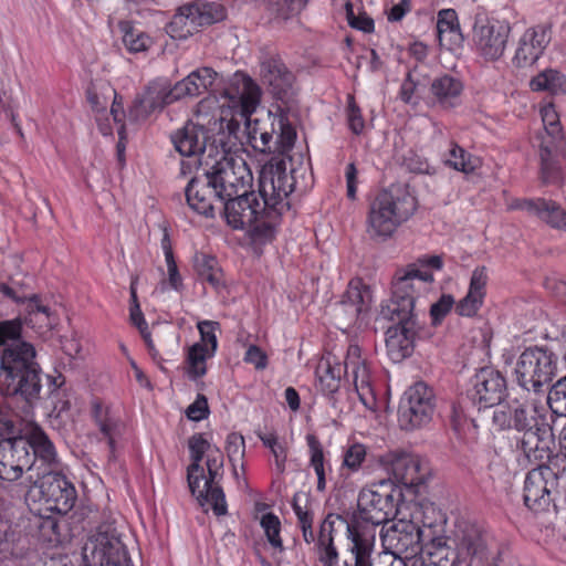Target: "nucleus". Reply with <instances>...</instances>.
<instances>
[{
    "instance_id": "32",
    "label": "nucleus",
    "mask_w": 566,
    "mask_h": 566,
    "mask_svg": "<svg viewBox=\"0 0 566 566\" xmlns=\"http://www.w3.org/2000/svg\"><path fill=\"white\" fill-rule=\"evenodd\" d=\"M20 432L30 443V450L33 451L34 460H32V463H38L41 471H55L57 469L56 452L43 430L33 421H27Z\"/></svg>"
},
{
    "instance_id": "6",
    "label": "nucleus",
    "mask_w": 566,
    "mask_h": 566,
    "mask_svg": "<svg viewBox=\"0 0 566 566\" xmlns=\"http://www.w3.org/2000/svg\"><path fill=\"white\" fill-rule=\"evenodd\" d=\"M333 522L328 518L323 526L319 541V566H377L376 532L359 521L347 524L346 547L343 559L336 545H333ZM387 566H408V559L391 556Z\"/></svg>"
},
{
    "instance_id": "28",
    "label": "nucleus",
    "mask_w": 566,
    "mask_h": 566,
    "mask_svg": "<svg viewBox=\"0 0 566 566\" xmlns=\"http://www.w3.org/2000/svg\"><path fill=\"white\" fill-rule=\"evenodd\" d=\"M292 507L294 511V514L297 520V526L302 532L303 539L306 544H313L314 553L317 559V563L319 564V541L323 532V526L329 518L333 525V545H335V537L337 535V525L342 524H348L339 514L335 513H328L325 518L319 524V530L317 535L314 533L313 530V522H314V513L312 509L306 504L302 506L297 501H294L292 503Z\"/></svg>"
},
{
    "instance_id": "64",
    "label": "nucleus",
    "mask_w": 566,
    "mask_h": 566,
    "mask_svg": "<svg viewBox=\"0 0 566 566\" xmlns=\"http://www.w3.org/2000/svg\"><path fill=\"white\" fill-rule=\"evenodd\" d=\"M243 360L253 365L258 370L265 369L269 363L266 353L258 345H250L248 347Z\"/></svg>"
},
{
    "instance_id": "56",
    "label": "nucleus",
    "mask_w": 566,
    "mask_h": 566,
    "mask_svg": "<svg viewBox=\"0 0 566 566\" xmlns=\"http://www.w3.org/2000/svg\"><path fill=\"white\" fill-rule=\"evenodd\" d=\"M226 452L230 463L233 467V472L237 475V464L242 461L245 454V442L242 434L231 432L227 437Z\"/></svg>"
},
{
    "instance_id": "14",
    "label": "nucleus",
    "mask_w": 566,
    "mask_h": 566,
    "mask_svg": "<svg viewBox=\"0 0 566 566\" xmlns=\"http://www.w3.org/2000/svg\"><path fill=\"white\" fill-rule=\"evenodd\" d=\"M546 417L548 412L545 407L537 406L527 398H510L494 409L492 421L499 430L521 432L538 424L543 426Z\"/></svg>"
},
{
    "instance_id": "22",
    "label": "nucleus",
    "mask_w": 566,
    "mask_h": 566,
    "mask_svg": "<svg viewBox=\"0 0 566 566\" xmlns=\"http://www.w3.org/2000/svg\"><path fill=\"white\" fill-rule=\"evenodd\" d=\"M506 389V379L499 370L493 367H483L471 378L468 397L479 409L497 407Z\"/></svg>"
},
{
    "instance_id": "31",
    "label": "nucleus",
    "mask_w": 566,
    "mask_h": 566,
    "mask_svg": "<svg viewBox=\"0 0 566 566\" xmlns=\"http://www.w3.org/2000/svg\"><path fill=\"white\" fill-rule=\"evenodd\" d=\"M488 282L486 266H476L471 273L467 294L455 303L454 312L457 315L469 318L478 315L486 297Z\"/></svg>"
},
{
    "instance_id": "30",
    "label": "nucleus",
    "mask_w": 566,
    "mask_h": 566,
    "mask_svg": "<svg viewBox=\"0 0 566 566\" xmlns=\"http://www.w3.org/2000/svg\"><path fill=\"white\" fill-rule=\"evenodd\" d=\"M509 210H524L559 230H566V210L556 201L545 198H516L507 203Z\"/></svg>"
},
{
    "instance_id": "27",
    "label": "nucleus",
    "mask_w": 566,
    "mask_h": 566,
    "mask_svg": "<svg viewBox=\"0 0 566 566\" xmlns=\"http://www.w3.org/2000/svg\"><path fill=\"white\" fill-rule=\"evenodd\" d=\"M522 432V438L516 441L517 452L524 455L528 462H542L549 458V439L553 436V429L548 422V417L544 419L543 426L538 424Z\"/></svg>"
},
{
    "instance_id": "60",
    "label": "nucleus",
    "mask_w": 566,
    "mask_h": 566,
    "mask_svg": "<svg viewBox=\"0 0 566 566\" xmlns=\"http://www.w3.org/2000/svg\"><path fill=\"white\" fill-rule=\"evenodd\" d=\"M348 128L355 135H360L365 128V120L360 107L356 104L355 97L348 95L346 109Z\"/></svg>"
},
{
    "instance_id": "29",
    "label": "nucleus",
    "mask_w": 566,
    "mask_h": 566,
    "mask_svg": "<svg viewBox=\"0 0 566 566\" xmlns=\"http://www.w3.org/2000/svg\"><path fill=\"white\" fill-rule=\"evenodd\" d=\"M388 471L396 481L407 488H418L426 483L429 468L413 454H391Z\"/></svg>"
},
{
    "instance_id": "18",
    "label": "nucleus",
    "mask_w": 566,
    "mask_h": 566,
    "mask_svg": "<svg viewBox=\"0 0 566 566\" xmlns=\"http://www.w3.org/2000/svg\"><path fill=\"white\" fill-rule=\"evenodd\" d=\"M447 547L453 553L448 554L452 566H459L468 559H483L488 551L486 533L478 523L460 521L455 525L453 538L447 542Z\"/></svg>"
},
{
    "instance_id": "24",
    "label": "nucleus",
    "mask_w": 566,
    "mask_h": 566,
    "mask_svg": "<svg viewBox=\"0 0 566 566\" xmlns=\"http://www.w3.org/2000/svg\"><path fill=\"white\" fill-rule=\"evenodd\" d=\"M551 40V25L541 23L527 28L517 41L512 63L516 67L532 66L544 54Z\"/></svg>"
},
{
    "instance_id": "17",
    "label": "nucleus",
    "mask_w": 566,
    "mask_h": 566,
    "mask_svg": "<svg viewBox=\"0 0 566 566\" xmlns=\"http://www.w3.org/2000/svg\"><path fill=\"white\" fill-rule=\"evenodd\" d=\"M405 512L421 532L426 549L450 551L447 547L450 538L444 535L447 518L441 510L432 503L410 502L406 503Z\"/></svg>"
},
{
    "instance_id": "53",
    "label": "nucleus",
    "mask_w": 566,
    "mask_h": 566,
    "mask_svg": "<svg viewBox=\"0 0 566 566\" xmlns=\"http://www.w3.org/2000/svg\"><path fill=\"white\" fill-rule=\"evenodd\" d=\"M275 120L280 133L274 142L273 151L286 153L291 150L295 144L296 130L287 118L283 116H279Z\"/></svg>"
},
{
    "instance_id": "2",
    "label": "nucleus",
    "mask_w": 566,
    "mask_h": 566,
    "mask_svg": "<svg viewBox=\"0 0 566 566\" xmlns=\"http://www.w3.org/2000/svg\"><path fill=\"white\" fill-rule=\"evenodd\" d=\"M21 333L19 318L0 322V346H4L0 354V394L29 401L41 390L40 367L34 346L20 340Z\"/></svg>"
},
{
    "instance_id": "12",
    "label": "nucleus",
    "mask_w": 566,
    "mask_h": 566,
    "mask_svg": "<svg viewBox=\"0 0 566 566\" xmlns=\"http://www.w3.org/2000/svg\"><path fill=\"white\" fill-rule=\"evenodd\" d=\"M219 202L251 189L253 175L241 156L224 154L207 171Z\"/></svg>"
},
{
    "instance_id": "50",
    "label": "nucleus",
    "mask_w": 566,
    "mask_h": 566,
    "mask_svg": "<svg viewBox=\"0 0 566 566\" xmlns=\"http://www.w3.org/2000/svg\"><path fill=\"white\" fill-rule=\"evenodd\" d=\"M161 249L164 251V254H165V259H166V263H167V268H168V280H161L158 284V286L156 287V292H160V293H165L166 291L170 290V289H176L177 287V264H176V261H175V255H174V250H172V244H171V240L169 238V234L167 233V231L165 230L164 231V237L161 239Z\"/></svg>"
},
{
    "instance_id": "47",
    "label": "nucleus",
    "mask_w": 566,
    "mask_h": 566,
    "mask_svg": "<svg viewBox=\"0 0 566 566\" xmlns=\"http://www.w3.org/2000/svg\"><path fill=\"white\" fill-rule=\"evenodd\" d=\"M175 87L167 80L159 78L151 82L146 91L144 92L147 97V102L150 103L149 107H155L161 111L166 105L175 102L176 96L174 95Z\"/></svg>"
},
{
    "instance_id": "55",
    "label": "nucleus",
    "mask_w": 566,
    "mask_h": 566,
    "mask_svg": "<svg viewBox=\"0 0 566 566\" xmlns=\"http://www.w3.org/2000/svg\"><path fill=\"white\" fill-rule=\"evenodd\" d=\"M547 405L553 413L566 416V376L549 389Z\"/></svg>"
},
{
    "instance_id": "8",
    "label": "nucleus",
    "mask_w": 566,
    "mask_h": 566,
    "mask_svg": "<svg viewBox=\"0 0 566 566\" xmlns=\"http://www.w3.org/2000/svg\"><path fill=\"white\" fill-rule=\"evenodd\" d=\"M418 208L417 198L406 187L391 186L377 193L369 206L368 232L388 239L407 222Z\"/></svg>"
},
{
    "instance_id": "37",
    "label": "nucleus",
    "mask_w": 566,
    "mask_h": 566,
    "mask_svg": "<svg viewBox=\"0 0 566 566\" xmlns=\"http://www.w3.org/2000/svg\"><path fill=\"white\" fill-rule=\"evenodd\" d=\"M95 423L107 441L111 454H114L117 441L125 431V424L119 416L109 407L95 402L93 408Z\"/></svg>"
},
{
    "instance_id": "36",
    "label": "nucleus",
    "mask_w": 566,
    "mask_h": 566,
    "mask_svg": "<svg viewBox=\"0 0 566 566\" xmlns=\"http://www.w3.org/2000/svg\"><path fill=\"white\" fill-rule=\"evenodd\" d=\"M224 17V7L216 2H193L179 7V22L185 25L189 22L195 30L219 22Z\"/></svg>"
},
{
    "instance_id": "39",
    "label": "nucleus",
    "mask_w": 566,
    "mask_h": 566,
    "mask_svg": "<svg viewBox=\"0 0 566 566\" xmlns=\"http://www.w3.org/2000/svg\"><path fill=\"white\" fill-rule=\"evenodd\" d=\"M214 356L216 354H210L199 345H191L186 350L184 373L199 389H203L205 386L203 378L208 373V360Z\"/></svg>"
},
{
    "instance_id": "15",
    "label": "nucleus",
    "mask_w": 566,
    "mask_h": 566,
    "mask_svg": "<svg viewBox=\"0 0 566 566\" xmlns=\"http://www.w3.org/2000/svg\"><path fill=\"white\" fill-rule=\"evenodd\" d=\"M380 541L385 553L395 557L409 559L426 551L421 532L412 524V520H409L405 511L396 516L389 526L382 525Z\"/></svg>"
},
{
    "instance_id": "26",
    "label": "nucleus",
    "mask_w": 566,
    "mask_h": 566,
    "mask_svg": "<svg viewBox=\"0 0 566 566\" xmlns=\"http://www.w3.org/2000/svg\"><path fill=\"white\" fill-rule=\"evenodd\" d=\"M566 160L565 142H539V179L544 185H562Z\"/></svg>"
},
{
    "instance_id": "10",
    "label": "nucleus",
    "mask_w": 566,
    "mask_h": 566,
    "mask_svg": "<svg viewBox=\"0 0 566 566\" xmlns=\"http://www.w3.org/2000/svg\"><path fill=\"white\" fill-rule=\"evenodd\" d=\"M512 28L509 21L478 13L471 30V48L484 62H496L504 56Z\"/></svg>"
},
{
    "instance_id": "49",
    "label": "nucleus",
    "mask_w": 566,
    "mask_h": 566,
    "mask_svg": "<svg viewBox=\"0 0 566 566\" xmlns=\"http://www.w3.org/2000/svg\"><path fill=\"white\" fill-rule=\"evenodd\" d=\"M260 526L272 549L280 553L284 552L283 539L281 536L282 524L277 515L272 512L265 513L260 518Z\"/></svg>"
},
{
    "instance_id": "52",
    "label": "nucleus",
    "mask_w": 566,
    "mask_h": 566,
    "mask_svg": "<svg viewBox=\"0 0 566 566\" xmlns=\"http://www.w3.org/2000/svg\"><path fill=\"white\" fill-rule=\"evenodd\" d=\"M197 328L200 339L193 345H199L210 354H216L218 350L217 332L220 329V324L214 321H200L197 323Z\"/></svg>"
},
{
    "instance_id": "61",
    "label": "nucleus",
    "mask_w": 566,
    "mask_h": 566,
    "mask_svg": "<svg viewBox=\"0 0 566 566\" xmlns=\"http://www.w3.org/2000/svg\"><path fill=\"white\" fill-rule=\"evenodd\" d=\"M455 306V302L452 295L442 294L440 298L433 303L430 307V316L433 325H439Z\"/></svg>"
},
{
    "instance_id": "51",
    "label": "nucleus",
    "mask_w": 566,
    "mask_h": 566,
    "mask_svg": "<svg viewBox=\"0 0 566 566\" xmlns=\"http://www.w3.org/2000/svg\"><path fill=\"white\" fill-rule=\"evenodd\" d=\"M275 123H272V132H268L259 127L256 120L254 125L247 123L248 127V142L251 147L260 153H272L274 147L273 132Z\"/></svg>"
},
{
    "instance_id": "1",
    "label": "nucleus",
    "mask_w": 566,
    "mask_h": 566,
    "mask_svg": "<svg viewBox=\"0 0 566 566\" xmlns=\"http://www.w3.org/2000/svg\"><path fill=\"white\" fill-rule=\"evenodd\" d=\"M293 190V177L284 161L264 166L259 195L249 189L221 201L227 223L234 230L247 229L255 241H270L279 218L290 208L287 197Z\"/></svg>"
},
{
    "instance_id": "43",
    "label": "nucleus",
    "mask_w": 566,
    "mask_h": 566,
    "mask_svg": "<svg viewBox=\"0 0 566 566\" xmlns=\"http://www.w3.org/2000/svg\"><path fill=\"white\" fill-rule=\"evenodd\" d=\"M444 164L455 171L471 176L482 168L483 160L481 157L465 150L458 143L451 142Z\"/></svg>"
},
{
    "instance_id": "21",
    "label": "nucleus",
    "mask_w": 566,
    "mask_h": 566,
    "mask_svg": "<svg viewBox=\"0 0 566 566\" xmlns=\"http://www.w3.org/2000/svg\"><path fill=\"white\" fill-rule=\"evenodd\" d=\"M39 469L38 463H32L30 443L22 434L0 441V479L13 482L22 476L24 470L35 474Z\"/></svg>"
},
{
    "instance_id": "62",
    "label": "nucleus",
    "mask_w": 566,
    "mask_h": 566,
    "mask_svg": "<svg viewBox=\"0 0 566 566\" xmlns=\"http://www.w3.org/2000/svg\"><path fill=\"white\" fill-rule=\"evenodd\" d=\"M185 415L187 419L191 421L198 422L203 419H207L210 415V408L207 397L203 394L199 392L195 401L186 408Z\"/></svg>"
},
{
    "instance_id": "63",
    "label": "nucleus",
    "mask_w": 566,
    "mask_h": 566,
    "mask_svg": "<svg viewBox=\"0 0 566 566\" xmlns=\"http://www.w3.org/2000/svg\"><path fill=\"white\" fill-rule=\"evenodd\" d=\"M346 17L348 24L356 30L370 33L375 29L374 20L365 12L356 15L350 2L346 3Z\"/></svg>"
},
{
    "instance_id": "44",
    "label": "nucleus",
    "mask_w": 566,
    "mask_h": 566,
    "mask_svg": "<svg viewBox=\"0 0 566 566\" xmlns=\"http://www.w3.org/2000/svg\"><path fill=\"white\" fill-rule=\"evenodd\" d=\"M530 87L533 92L566 94V75L560 71L546 69L531 80Z\"/></svg>"
},
{
    "instance_id": "19",
    "label": "nucleus",
    "mask_w": 566,
    "mask_h": 566,
    "mask_svg": "<svg viewBox=\"0 0 566 566\" xmlns=\"http://www.w3.org/2000/svg\"><path fill=\"white\" fill-rule=\"evenodd\" d=\"M28 480L33 484L31 489H39L41 499L50 511L65 514L73 507L76 499L75 489L56 470L39 469L35 474H29Z\"/></svg>"
},
{
    "instance_id": "48",
    "label": "nucleus",
    "mask_w": 566,
    "mask_h": 566,
    "mask_svg": "<svg viewBox=\"0 0 566 566\" xmlns=\"http://www.w3.org/2000/svg\"><path fill=\"white\" fill-rule=\"evenodd\" d=\"M367 458V447L360 442L349 443L343 453L340 464L342 474L349 476L357 473Z\"/></svg>"
},
{
    "instance_id": "9",
    "label": "nucleus",
    "mask_w": 566,
    "mask_h": 566,
    "mask_svg": "<svg viewBox=\"0 0 566 566\" xmlns=\"http://www.w3.org/2000/svg\"><path fill=\"white\" fill-rule=\"evenodd\" d=\"M405 506L402 490L391 480L363 488L358 494V516L373 525L387 524L391 517L403 512Z\"/></svg>"
},
{
    "instance_id": "54",
    "label": "nucleus",
    "mask_w": 566,
    "mask_h": 566,
    "mask_svg": "<svg viewBox=\"0 0 566 566\" xmlns=\"http://www.w3.org/2000/svg\"><path fill=\"white\" fill-rule=\"evenodd\" d=\"M123 42L128 51L138 53L148 50L151 44L150 38L143 31L125 24L123 27Z\"/></svg>"
},
{
    "instance_id": "33",
    "label": "nucleus",
    "mask_w": 566,
    "mask_h": 566,
    "mask_svg": "<svg viewBox=\"0 0 566 566\" xmlns=\"http://www.w3.org/2000/svg\"><path fill=\"white\" fill-rule=\"evenodd\" d=\"M260 73L264 84H266L273 95L279 98H285L292 90L294 74L286 67L281 57L268 56L260 65Z\"/></svg>"
},
{
    "instance_id": "4",
    "label": "nucleus",
    "mask_w": 566,
    "mask_h": 566,
    "mask_svg": "<svg viewBox=\"0 0 566 566\" xmlns=\"http://www.w3.org/2000/svg\"><path fill=\"white\" fill-rule=\"evenodd\" d=\"M191 463L187 470L188 488L200 506H210L213 514L228 513L226 495L220 481L223 478V453L212 448L203 433H195L188 440Z\"/></svg>"
},
{
    "instance_id": "34",
    "label": "nucleus",
    "mask_w": 566,
    "mask_h": 566,
    "mask_svg": "<svg viewBox=\"0 0 566 566\" xmlns=\"http://www.w3.org/2000/svg\"><path fill=\"white\" fill-rule=\"evenodd\" d=\"M188 206L199 214L213 216V203L219 201L217 189L212 188L207 171L202 176H195L185 189Z\"/></svg>"
},
{
    "instance_id": "42",
    "label": "nucleus",
    "mask_w": 566,
    "mask_h": 566,
    "mask_svg": "<svg viewBox=\"0 0 566 566\" xmlns=\"http://www.w3.org/2000/svg\"><path fill=\"white\" fill-rule=\"evenodd\" d=\"M217 72L208 66L199 67L179 81V98L196 97L206 93L213 84Z\"/></svg>"
},
{
    "instance_id": "5",
    "label": "nucleus",
    "mask_w": 566,
    "mask_h": 566,
    "mask_svg": "<svg viewBox=\"0 0 566 566\" xmlns=\"http://www.w3.org/2000/svg\"><path fill=\"white\" fill-rule=\"evenodd\" d=\"M441 255L423 254L396 270L391 282V297L382 305L391 313L419 316L418 305L433 290L434 273L443 269Z\"/></svg>"
},
{
    "instance_id": "57",
    "label": "nucleus",
    "mask_w": 566,
    "mask_h": 566,
    "mask_svg": "<svg viewBox=\"0 0 566 566\" xmlns=\"http://www.w3.org/2000/svg\"><path fill=\"white\" fill-rule=\"evenodd\" d=\"M25 297V302L28 301V312L30 316V322H39L44 325L48 329L53 327V321L51 318L50 308L41 305L39 303V298L36 295H32L30 297Z\"/></svg>"
},
{
    "instance_id": "46",
    "label": "nucleus",
    "mask_w": 566,
    "mask_h": 566,
    "mask_svg": "<svg viewBox=\"0 0 566 566\" xmlns=\"http://www.w3.org/2000/svg\"><path fill=\"white\" fill-rule=\"evenodd\" d=\"M541 117L544 126L543 133L537 136L539 142L542 140H554L558 138L560 142H565L559 115L553 103L544 104L541 109Z\"/></svg>"
},
{
    "instance_id": "25",
    "label": "nucleus",
    "mask_w": 566,
    "mask_h": 566,
    "mask_svg": "<svg viewBox=\"0 0 566 566\" xmlns=\"http://www.w3.org/2000/svg\"><path fill=\"white\" fill-rule=\"evenodd\" d=\"M371 305V291L361 279L349 281L346 292L337 307L338 315L345 317L346 327L361 324Z\"/></svg>"
},
{
    "instance_id": "59",
    "label": "nucleus",
    "mask_w": 566,
    "mask_h": 566,
    "mask_svg": "<svg viewBox=\"0 0 566 566\" xmlns=\"http://www.w3.org/2000/svg\"><path fill=\"white\" fill-rule=\"evenodd\" d=\"M150 103L147 102L145 94L138 96L128 112V120L134 124H140L148 119V117L157 112L155 107H149Z\"/></svg>"
},
{
    "instance_id": "3",
    "label": "nucleus",
    "mask_w": 566,
    "mask_h": 566,
    "mask_svg": "<svg viewBox=\"0 0 566 566\" xmlns=\"http://www.w3.org/2000/svg\"><path fill=\"white\" fill-rule=\"evenodd\" d=\"M343 377L347 390H353L366 409L376 410L375 374L371 363L357 344L348 346L344 366L331 353L321 357L315 368V387L323 396L333 399Z\"/></svg>"
},
{
    "instance_id": "23",
    "label": "nucleus",
    "mask_w": 566,
    "mask_h": 566,
    "mask_svg": "<svg viewBox=\"0 0 566 566\" xmlns=\"http://www.w3.org/2000/svg\"><path fill=\"white\" fill-rule=\"evenodd\" d=\"M556 485L557 475L552 468L539 464L528 471L523 488L525 506L535 513L547 511L552 503V489Z\"/></svg>"
},
{
    "instance_id": "35",
    "label": "nucleus",
    "mask_w": 566,
    "mask_h": 566,
    "mask_svg": "<svg viewBox=\"0 0 566 566\" xmlns=\"http://www.w3.org/2000/svg\"><path fill=\"white\" fill-rule=\"evenodd\" d=\"M241 87L242 90L238 98L231 97L232 118L227 124L230 130H232L233 124L239 126L237 116H240V120L250 123L251 115L256 111L261 102V88L250 76H241Z\"/></svg>"
},
{
    "instance_id": "7",
    "label": "nucleus",
    "mask_w": 566,
    "mask_h": 566,
    "mask_svg": "<svg viewBox=\"0 0 566 566\" xmlns=\"http://www.w3.org/2000/svg\"><path fill=\"white\" fill-rule=\"evenodd\" d=\"M223 112L216 96H208L198 103L193 117L179 129V155L188 158L179 163L181 175L200 164L196 156L205 151L207 143L216 132L223 129Z\"/></svg>"
},
{
    "instance_id": "13",
    "label": "nucleus",
    "mask_w": 566,
    "mask_h": 566,
    "mask_svg": "<svg viewBox=\"0 0 566 566\" xmlns=\"http://www.w3.org/2000/svg\"><path fill=\"white\" fill-rule=\"evenodd\" d=\"M381 315L395 324L386 331V349L389 358L400 363L410 357L415 350L416 340L420 337L423 326L415 314L391 313L381 307Z\"/></svg>"
},
{
    "instance_id": "58",
    "label": "nucleus",
    "mask_w": 566,
    "mask_h": 566,
    "mask_svg": "<svg viewBox=\"0 0 566 566\" xmlns=\"http://www.w3.org/2000/svg\"><path fill=\"white\" fill-rule=\"evenodd\" d=\"M129 319L132 324H134L140 332L142 337L144 338L150 354L153 357H156V349L150 338V333L148 331L147 323L144 318L143 312L140 310L139 304L130 305L129 307Z\"/></svg>"
},
{
    "instance_id": "20",
    "label": "nucleus",
    "mask_w": 566,
    "mask_h": 566,
    "mask_svg": "<svg viewBox=\"0 0 566 566\" xmlns=\"http://www.w3.org/2000/svg\"><path fill=\"white\" fill-rule=\"evenodd\" d=\"M86 566H128L125 547L114 530L98 531L83 547Z\"/></svg>"
},
{
    "instance_id": "45",
    "label": "nucleus",
    "mask_w": 566,
    "mask_h": 566,
    "mask_svg": "<svg viewBox=\"0 0 566 566\" xmlns=\"http://www.w3.org/2000/svg\"><path fill=\"white\" fill-rule=\"evenodd\" d=\"M195 269L203 283H208L213 289L222 285L223 273L214 256L197 253L195 255Z\"/></svg>"
},
{
    "instance_id": "40",
    "label": "nucleus",
    "mask_w": 566,
    "mask_h": 566,
    "mask_svg": "<svg viewBox=\"0 0 566 566\" xmlns=\"http://www.w3.org/2000/svg\"><path fill=\"white\" fill-rule=\"evenodd\" d=\"M437 35L441 46L452 49L460 45L464 38L458 13L454 9H441L437 14Z\"/></svg>"
},
{
    "instance_id": "11",
    "label": "nucleus",
    "mask_w": 566,
    "mask_h": 566,
    "mask_svg": "<svg viewBox=\"0 0 566 566\" xmlns=\"http://www.w3.org/2000/svg\"><path fill=\"white\" fill-rule=\"evenodd\" d=\"M557 371V356L544 347H528L518 357L514 374L517 384L527 391L539 392Z\"/></svg>"
},
{
    "instance_id": "38",
    "label": "nucleus",
    "mask_w": 566,
    "mask_h": 566,
    "mask_svg": "<svg viewBox=\"0 0 566 566\" xmlns=\"http://www.w3.org/2000/svg\"><path fill=\"white\" fill-rule=\"evenodd\" d=\"M463 83L460 78L443 74L432 80L430 95L433 102L441 108H453L461 102Z\"/></svg>"
},
{
    "instance_id": "41",
    "label": "nucleus",
    "mask_w": 566,
    "mask_h": 566,
    "mask_svg": "<svg viewBox=\"0 0 566 566\" xmlns=\"http://www.w3.org/2000/svg\"><path fill=\"white\" fill-rule=\"evenodd\" d=\"M306 444L308 448V465L317 478L316 490L323 492L326 490L327 474L332 472V464L326 458L323 444L314 433L306 434Z\"/></svg>"
},
{
    "instance_id": "16",
    "label": "nucleus",
    "mask_w": 566,
    "mask_h": 566,
    "mask_svg": "<svg viewBox=\"0 0 566 566\" xmlns=\"http://www.w3.org/2000/svg\"><path fill=\"white\" fill-rule=\"evenodd\" d=\"M434 410L433 390L423 381L409 387L398 407V423L410 431L430 422Z\"/></svg>"
}]
</instances>
